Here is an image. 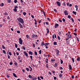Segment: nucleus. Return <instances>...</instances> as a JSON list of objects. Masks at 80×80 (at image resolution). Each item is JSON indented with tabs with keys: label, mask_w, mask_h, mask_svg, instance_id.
I'll return each instance as SVG.
<instances>
[{
	"label": "nucleus",
	"mask_w": 80,
	"mask_h": 80,
	"mask_svg": "<svg viewBox=\"0 0 80 80\" xmlns=\"http://www.w3.org/2000/svg\"><path fill=\"white\" fill-rule=\"evenodd\" d=\"M80 57H78L77 59V61H80Z\"/></svg>",
	"instance_id": "nucleus-33"
},
{
	"label": "nucleus",
	"mask_w": 80,
	"mask_h": 80,
	"mask_svg": "<svg viewBox=\"0 0 80 80\" xmlns=\"http://www.w3.org/2000/svg\"><path fill=\"white\" fill-rule=\"evenodd\" d=\"M28 77L30 78H32V76L30 75H29Z\"/></svg>",
	"instance_id": "nucleus-26"
},
{
	"label": "nucleus",
	"mask_w": 80,
	"mask_h": 80,
	"mask_svg": "<svg viewBox=\"0 0 80 80\" xmlns=\"http://www.w3.org/2000/svg\"><path fill=\"white\" fill-rule=\"evenodd\" d=\"M50 45V43H45V46H47V45Z\"/></svg>",
	"instance_id": "nucleus-19"
},
{
	"label": "nucleus",
	"mask_w": 80,
	"mask_h": 80,
	"mask_svg": "<svg viewBox=\"0 0 80 80\" xmlns=\"http://www.w3.org/2000/svg\"><path fill=\"white\" fill-rule=\"evenodd\" d=\"M28 53L29 55H33V52H32V51H29Z\"/></svg>",
	"instance_id": "nucleus-11"
},
{
	"label": "nucleus",
	"mask_w": 80,
	"mask_h": 80,
	"mask_svg": "<svg viewBox=\"0 0 80 80\" xmlns=\"http://www.w3.org/2000/svg\"><path fill=\"white\" fill-rule=\"evenodd\" d=\"M55 59H52L51 60V62H55Z\"/></svg>",
	"instance_id": "nucleus-38"
},
{
	"label": "nucleus",
	"mask_w": 80,
	"mask_h": 80,
	"mask_svg": "<svg viewBox=\"0 0 80 80\" xmlns=\"http://www.w3.org/2000/svg\"><path fill=\"white\" fill-rule=\"evenodd\" d=\"M31 17L32 18H35V17H34V16L33 15H32L31 16Z\"/></svg>",
	"instance_id": "nucleus-54"
},
{
	"label": "nucleus",
	"mask_w": 80,
	"mask_h": 80,
	"mask_svg": "<svg viewBox=\"0 0 80 80\" xmlns=\"http://www.w3.org/2000/svg\"><path fill=\"white\" fill-rule=\"evenodd\" d=\"M18 2L17 0H14V2L15 3H17Z\"/></svg>",
	"instance_id": "nucleus-40"
},
{
	"label": "nucleus",
	"mask_w": 80,
	"mask_h": 80,
	"mask_svg": "<svg viewBox=\"0 0 80 80\" xmlns=\"http://www.w3.org/2000/svg\"><path fill=\"white\" fill-rule=\"evenodd\" d=\"M23 14L24 16H25L26 15H27V13L25 12H23Z\"/></svg>",
	"instance_id": "nucleus-25"
},
{
	"label": "nucleus",
	"mask_w": 80,
	"mask_h": 80,
	"mask_svg": "<svg viewBox=\"0 0 80 80\" xmlns=\"http://www.w3.org/2000/svg\"><path fill=\"white\" fill-rule=\"evenodd\" d=\"M3 53H4V54H7V53H6V51H5V50H3Z\"/></svg>",
	"instance_id": "nucleus-34"
},
{
	"label": "nucleus",
	"mask_w": 80,
	"mask_h": 80,
	"mask_svg": "<svg viewBox=\"0 0 80 80\" xmlns=\"http://www.w3.org/2000/svg\"><path fill=\"white\" fill-rule=\"evenodd\" d=\"M14 8H16V9L18 8V6H14Z\"/></svg>",
	"instance_id": "nucleus-58"
},
{
	"label": "nucleus",
	"mask_w": 80,
	"mask_h": 80,
	"mask_svg": "<svg viewBox=\"0 0 80 80\" xmlns=\"http://www.w3.org/2000/svg\"><path fill=\"white\" fill-rule=\"evenodd\" d=\"M13 11L15 12H17V8H14L13 9Z\"/></svg>",
	"instance_id": "nucleus-18"
},
{
	"label": "nucleus",
	"mask_w": 80,
	"mask_h": 80,
	"mask_svg": "<svg viewBox=\"0 0 80 80\" xmlns=\"http://www.w3.org/2000/svg\"><path fill=\"white\" fill-rule=\"evenodd\" d=\"M15 47L17 48V47H18V45H17V44L15 43Z\"/></svg>",
	"instance_id": "nucleus-37"
},
{
	"label": "nucleus",
	"mask_w": 80,
	"mask_h": 80,
	"mask_svg": "<svg viewBox=\"0 0 80 80\" xmlns=\"http://www.w3.org/2000/svg\"><path fill=\"white\" fill-rule=\"evenodd\" d=\"M45 62H46V63H48V59L47 58L46 60H45Z\"/></svg>",
	"instance_id": "nucleus-22"
},
{
	"label": "nucleus",
	"mask_w": 80,
	"mask_h": 80,
	"mask_svg": "<svg viewBox=\"0 0 80 80\" xmlns=\"http://www.w3.org/2000/svg\"><path fill=\"white\" fill-rule=\"evenodd\" d=\"M14 65H15L16 66H17V65H18V64H17V62H15L14 63Z\"/></svg>",
	"instance_id": "nucleus-48"
},
{
	"label": "nucleus",
	"mask_w": 80,
	"mask_h": 80,
	"mask_svg": "<svg viewBox=\"0 0 80 80\" xmlns=\"http://www.w3.org/2000/svg\"><path fill=\"white\" fill-rule=\"evenodd\" d=\"M29 68L30 69V70H32V68L30 66H29Z\"/></svg>",
	"instance_id": "nucleus-61"
},
{
	"label": "nucleus",
	"mask_w": 80,
	"mask_h": 80,
	"mask_svg": "<svg viewBox=\"0 0 80 80\" xmlns=\"http://www.w3.org/2000/svg\"><path fill=\"white\" fill-rule=\"evenodd\" d=\"M58 65V63H55L54 64V67H55V68H57V67Z\"/></svg>",
	"instance_id": "nucleus-13"
},
{
	"label": "nucleus",
	"mask_w": 80,
	"mask_h": 80,
	"mask_svg": "<svg viewBox=\"0 0 80 80\" xmlns=\"http://www.w3.org/2000/svg\"><path fill=\"white\" fill-rule=\"evenodd\" d=\"M40 78H41V79H42V80H43V77L42 76H40Z\"/></svg>",
	"instance_id": "nucleus-47"
},
{
	"label": "nucleus",
	"mask_w": 80,
	"mask_h": 80,
	"mask_svg": "<svg viewBox=\"0 0 80 80\" xmlns=\"http://www.w3.org/2000/svg\"><path fill=\"white\" fill-rule=\"evenodd\" d=\"M12 74L13 76L14 77H15V78H17V75H16V74H15V73H13Z\"/></svg>",
	"instance_id": "nucleus-15"
},
{
	"label": "nucleus",
	"mask_w": 80,
	"mask_h": 80,
	"mask_svg": "<svg viewBox=\"0 0 80 80\" xmlns=\"http://www.w3.org/2000/svg\"><path fill=\"white\" fill-rule=\"evenodd\" d=\"M59 27V25L58 23L55 24L54 25V28H57V27Z\"/></svg>",
	"instance_id": "nucleus-7"
},
{
	"label": "nucleus",
	"mask_w": 80,
	"mask_h": 80,
	"mask_svg": "<svg viewBox=\"0 0 80 80\" xmlns=\"http://www.w3.org/2000/svg\"><path fill=\"white\" fill-rule=\"evenodd\" d=\"M21 58V56H20V55H19L18 56V60H20V58Z\"/></svg>",
	"instance_id": "nucleus-31"
},
{
	"label": "nucleus",
	"mask_w": 80,
	"mask_h": 80,
	"mask_svg": "<svg viewBox=\"0 0 80 80\" xmlns=\"http://www.w3.org/2000/svg\"><path fill=\"white\" fill-rule=\"evenodd\" d=\"M55 52H56V54L58 56L59 55L60 53V51H59L58 49H56Z\"/></svg>",
	"instance_id": "nucleus-3"
},
{
	"label": "nucleus",
	"mask_w": 80,
	"mask_h": 80,
	"mask_svg": "<svg viewBox=\"0 0 80 80\" xmlns=\"http://www.w3.org/2000/svg\"><path fill=\"white\" fill-rule=\"evenodd\" d=\"M57 38L58 40H60V36H58Z\"/></svg>",
	"instance_id": "nucleus-30"
},
{
	"label": "nucleus",
	"mask_w": 80,
	"mask_h": 80,
	"mask_svg": "<svg viewBox=\"0 0 80 80\" xmlns=\"http://www.w3.org/2000/svg\"><path fill=\"white\" fill-rule=\"evenodd\" d=\"M63 5H64V7L66 6V4H65V2H64L63 3Z\"/></svg>",
	"instance_id": "nucleus-35"
},
{
	"label": "nucleus",
	"mask_w": 80,
	"mask_h": 80,
	"mask_svg": "<svg viewBox=\"0 0 80 80\" xmlns=\"http://www.w3.org/2000/svg\"><path fill=\"white\" fill-rule=\"evenodd\" d=\"M72 62L74 63V62H75V60H74V58H72Z\"/></svg>",
	"instance_id": "nucleus-42"
},
{
	"label": "nucleus",
	"mask_w": 80,
	"mask_h": 80,
	"mask_svg": "<svg viewBox=\"0 0 80 80\" xmlns=\"http://www.w3.org/2000/svg\"><path fill=\"white\" fill-rule=\"evenodd\" d=\"M72 13H73L74 14V15H77L76 13H77V12H75L74 11H72Z\"/></svg>",
	"instance_id": "nucleus-21"
},
{
	"label": "nucleus",
	"mask_w": 80,
	"mask_h": 80,
	"mask_svg": "<svg viewBox=\"0 0 80 80\" xmlns=\"http://www.w3.org/2000/svg\"><path fill=\"white\" fill-rule=\"evenodd\" d=\"M18 42L20 43V45H22V43H23V41L22 40V38H19Z\"/></svg>",
	"instance_id": "nucleus-2"
},
{
	"label": "nucleus",
	"mask_w": 80,
	"mask_h": 80,
	"mask_svg": "<svg viewBox=\"0 0 80 80\" xmlns=\"http://www.w3.org/2000/svg\"><path fill=\"white\" fill-rule=\"evenodd\" d=\"M32 80H36L37 79V77H32Z\"/></svg>",
	"instance_id": "nucleus-16"
},
{
	"label": "nucleus",
	"mask_w": 80,
	"mask_h": 80,
	"mask_svg": "<svg viewBox=\"0 0 80 80\" xmlns=\"http://www.w3.org/2000/svg\"><path fill=\"white\" fill-rule=\"evenodd\" d=\"M46 31H47V33H49L50 31H49V29L48 28H46Z\"/></svg>",
	"instance_id": "nucleus-12"
},
{
	"label": "nucleus",
	"mask_w": 80,
	"mask_h": 80,
	"mask_svg": "<svg viewBox=\"0 0 80 80\" xmlns=\"http://www.w3.org/2000/svg\"><path fill=\"white\" fill-rule=\"evenodd\" d=\"M77 39V40L78 41V42H79V41H80V40H79V39H78V37H76Z\"/></svg>",
	"instance_id": "nucleus-39"
},
{
	"label": "nucleus",
	"mask_w": 80,
	"mask_h": 80,
	"mask_svg": "<svg viewBox=\"0 0 80 80\" xmlns=\"http://www.w3.org/2000/svg\"><path fill=\"white\" fill-rule=\"evenodd\" d=\"M71 21L72 22H74V20H73V18H71Z\"/></svg>",
	"instance_id": "nucleus-50"
},
{
	"label": "nucleus",
	"mask_w": 80,
	"mask_h": 80,
	"mask_svg": "<svg viewBox=\"0 0 80 80\" xmlns=\"http://www.w3.org/2000/svg\"><path fill=\"white\" fill-rule=\"evenodd\" d=\"M4 15H8V14L7 12H5L4 13Z\"/></svg>",
	"instance_id": "nucleus-56"
},
{
	"label": "nucleus",
	"mask_w": 80,
	"mask_h": 80,
	"mask_svg": "<svg viewBox=\"0 0 80 80\" xmlns=\"http://www.w3.org/2000/svg\"><path fill=\"white\" fill-rule=\"evenodd\" d=\"M59 68H60V70H63V68H62V67H59Z\"/></svg>",
	"instance_id": "nucleus-57"
},
{
	"label": "nucleus",
	"mask_w": 80,
	"mask_h": 80,
	"mask_svg": "<svg viewBox=\"0 0 80 80\" xmlns=\"http://www.w3.org/2000/svg\"><path fill=\"white\" fill-rule=\"evenodd\" d=\"M39 54H41L42 53V50H40L39 51Z\"/></svg>",
	"instance_id": "nucleus-44"
},
{
	"label": "nucleus",
	"mask_w": 80,
	"mask_h": 80,
	"mask_svg": "<svg viewBox=\"0 0 80 80\" xmlns=\"http://www.w3.org/2000/svg\"><path fill=\"white\" fill-rule=\"evenodd\" d=\"M54 12H58L57 11V9H54Z\"/></svg>",
	"instance_id": "nucleus-51"
},
{
	"label": "nucleus",
	"mask_w": 80,
	"mask_h": 80,
	"mask_svg": "<svg viewBox=\"0 0 80 80\" xmlns=\"http://www.w3.org/2000/svg\"><path fill=\"white\" fill-rule=\"evenodd\" d=\"M17 33H20V31L19 30H18L17 31Z\"/></svg>",
	"instance_id": "nucleus-53"
},
{
	"label": "nucleus",
	"mask_w": 80,
	"mask_h": 80,
	"mask_svg": "<svg viewBox=\"0 0 80 80\" xmlns=\"http://www.w3.org/2000/svg\"><path fill=\"white\" fill-rule=\"evenodd\" d=\"M2 48H3V49H5V46L3 45H2Z\"/></svg>",
	"instance_id": "nucleus-52"
},
{
	"label": "nucleus",
	"mask_w": 80,
	"mask_h": 80,
	"mask_svg": "<svg viewBox=\"0 0 80 80\" xmlns=\"http://www.w3.org/2000/svg\"><path fill=\"white\" fill-rule=\"evenodd\" d=\"M34 54H35V55L36 56H37V51H35Z\"/></svg>",
	"instance_id": "nucleus-41"
},
{
	"label": "nucleus",
	"mask_w": 80,
	"mask_h": 80,
	"mask_svg": "<svg viewBox=\"0 0 80 80\" xmlns=\"http://www.w3.org/2000/svg\"><path fill=\"white\" fill-rule=\"evenodd\" d=\"M67 37H68L67 38H71L72 37V35L70 34H69L67 36Z\"/></svg>",
	"instance_id": "nucleus-9"
},
{
	"label": "nucleus",
	"mask_w": 80,
	"mask_h": 80,
	"mask_svg": "<svg viewBox=\"0 0 80 80\" xmlns=\"http://www.w3.org/2000/svg\"><path fill=\"white\" fill-rule=\"evenodd\" d=\"M24 53L25 54V55H26V57H28V53H27V52H24Z\"/></svg>",
	"instance_id": "nucleus-14"
},
{
	"label": "nucleus",
	"mask_w": 80,
	"mask_h": 80,
	"mask_svg": "<svg viewBox=\"0 0 80 80\" xmlns=\"http://www.w3.org/2000/svg\"><path fill=\"white\" fill-rule=\"evenodd\" d=\"M64 13L65 15L66 16L68 15V11H67V10H65V11H64Z\"/></svg>",
	"instance_id": "nucleus-5"
},
{
	"label": "nucleus",
	"mask_w": 80,
	"mask_h": 80,
	"mask_svg": "<svg viewBox=\"0 0 80 80\" xmlns=\"http://www.w3.org/2000/svg\"><path fill=\"white\" fill-rule=\"evenodd\" d=\"M43 14H44V17H46V16L45 15V12H44V11H43Z\"/></svg>",
	"instance_id": "nucleus-45"
},
{
	"label": "nucleus",
	"mask_w": 80,
	"mask_h": 80,
	"mask_svg": "<svg viewBox=\"0 0 80 80\" xmlns=\"http://www.w3.org/2000/svg\"><path fill=\"white\" fill-rule=\"evenodd\" d=\"M72 17L71 16H70V15H69L68 16V18H69V19H70V18Z\"/></svg>",
	"instance_id": "nucleus-36"
},
{
	"label": "nucleus",
	"mask_w": 80,
	"mask_h": 80,
	"mask_svg": "<svg viewBox=\"0 0 80 80\" xmlns=\"http://www.w3.org/2000/svg\"><path fill=\"white\" fill-rule=\"evenodd\" d=\"M60 61H61V64H62L63 63V61L62 60V59H60Z\"/></svg>",
	"instance_id": "nucleus-28"
},
{
	"label": "nucleus",
	"mask_w": 80,
	"mask_h": 80,
	"mask_svg": "<svg viewBox=\"0 0 80 80\" xmlns=\"http://www.w3.org/2000/svg\"><path fill=\"white\" fill-rule=\"evenodd\" d=\"M59 77H60V78H62V74H59Z\"/></svg>",
	"instance_id": "nucleus-29"
},
{
	"label": "nucleus",
	"mask_w": 80,
	"mask_h": 80,
	"mask_svg": "<svg viewBox=\"0 0 80 80\" xmlns=\"http://www.w3.org/2000/svg\"><path fill=\"white\" fill-rule=\"evenodd\" d=\"M36 37H38V36L37 35H35V34H33L32 36V38H36Z\"/></svg>",
	"instance_id": "nucleus-4"
},
{
	"label": "nucleus",
	"mask_w": 80,
	"mask_h": 80,
	"mask_svg": "<svg viewBox=\"0 0 80 80\" xmlns=\"http://www.w3.org/2000/svg\"><path fill=\"white\" fill-rule=\"evenodd\" d=\"M57 42H53V45H57Z\"/></svg>",
	"instance_id": "nucleus-24"
},
{
	"label": "nucleus",
	"mask_w": 80,
	"mask_h": 80,
	"mask_svg": "<svg viewBox=\"0 0 80 80\" xmlns=\"http://www.w3.org/2000/svg\"><path fill=\"white\" fill-rule=\"evenodd\" d=\"M26 70H27V71L28 72L29 71V68H26Z\"/></svg>",
	"instance_id": "nucleus-43"
},
{
	"label": "nucleus",
	"mask_w": 80,
	"mask_h": 80,
	"mask_svg": "<svg viewBox=\"0 0 80 80\" xmlns=\"http://www.w3.org/2000/svg\"><path fill=\"white\" fill-rule=\"evenodd\" d=\"M56 3L57 4L58 6V7H60V6H61V3H60L59 2H56Z\"/></svg>",
	"instance_id": "nucleus-6"
},
{
	"label": "nucleus",
	"mask_w": 80,
	"mask_h": 80,
	"mask_svg": "<svg viewBox=\"0 0 80 80\" xmlns=\"http://www.w3.org/2000/svg\"><path fill=\"white\" fill-rule=\"evenodd\" d=\"M52 72L53 73H55V71H54V70H52Z\"/></svg>",
	"instance_id": "nucleus-62"
},
{
	"label": "nucleus",
	"mask_w": 80,
	"mask_h": 80,
	"mask_svg": "<svg viewBox=\"0 0 80 80\" xmlns=\"http://www.w3.org/2000/svg\"><path fill=\"white\" fill-rule=\"evenodd\" d=\"M34 20L35 22V23H34L35 25H37V20L35 19H34Z\"/></svg>",
	"instance_id": "nucleus-17"
},
{
	"label": "nucleus",
	"mask_w": 80,
	"mask_h": 80,
	"mask_svg": "<svg viewBox=\"0 0 80 80\" xmlns=\"http://www.w3.org/2000/svg\"><path fill=\"white\" fill-rule=\"evenodd\" d=\"M68 67L70 70H72V65H68Z\"/></svg>",
	"instance_id": "nucleus-10"
},
{
	"label": "nucleus",
	"mask_w": 80,
	"mask_h": 80,
	"mask_svg": "<svg viewBox=\"0 0 80 80\" xmlns=\"http://www.w3.org/2000/svg\"><path fill=\"white\" fill-rule=\"evenodd\" d=\"M18 25L20 28H23V26L21 24L20 22H19L18 23Z\"/></svg>",
	"instance_id": "nucleus-8"
},
{
	"label": "nucleus",
	"mask_w": 80,
	"mask_h": 80,
	"mask_svg": "<svg viewBox=\"0 0 80 80\" xmlns=\"http://www.w3.org/2000/svg\"><path fill=\"white\" fill-rule=\"evenodd\" d=\"M17 20L19 22V23H24V21H23V19L22 18L19 17L17 18Z\"/></svg>",
	"instance_id": "nucleus-1"
},
{
	"label": "nucleus",
	"mask_w": 80,
	"mask_h": 80,
	"mask_svg": "<svg viewBox=\"0 0 80 80\" xmlns=\"http://www.w3.org/2000/svg\"><path fill=\"white\" fill-rule=\"evenodd\" d=\"M29 57H30V58H31V61H33V57L32 56H29Z\"/></svg>",
	"instance_id": "nucleus-32"
},
{
	"label": "nucleus",
	"mask_w": 80,
	"mask_h": 80,
	"mask_svg": "<svg viewBox=\"0 0 80 80\" xmlns=\"http://www.w3.org/2000/svg\"><path fill=\"white\" fill-rule=\"evenodd\" d=\"M8 2V3H10V2H11V0H7Z\"/></svg>",
	"instance_id": "nucleus-64"
},
{
	"label": "nucleus",
	"mask_w": 80,
	"mask_h": 80,
	"mask_svg": "<svg viewBox=\"0 0 80 80\" xmlns=\"http://www.w3.org/2000/svg\"><path fill=\"white\" fill-rule=\"evenodd\" d=\"M75 7L76 8V11H77V10H78V6H77V5L75 6Z\"/></svg>",
	"instance_id": "nucleus-20"
},
{
	"label": "nucleus",
	"mask_w": 80,
	"mask_h": 80,
	"mask_svg": "<svg viewBox=\"0 0 80 80\" xmlns=\"http://www.w3.org/2000/svg\"><path fill=\"white\" fill-rule=\"evenodd\" d=\"M9 55H10L11 56H12V52H9Z\"/></svg>",
	"instance_id": "nucleus-46"
},
{
	"label": "nucleus",
	"mask_w": 80,
	"mask_h": 80,
	"mask_svg": "<svg viewBox=\"0 0 80 80\" xmlns=\"http://www.w3.org/2000/svg\"><path fill=\"white\" fill-rule=\"evenodd\" d=\"M0 7H3V6H4V4L3 3H2L0 4Z\"/></svg>",
	"instance_id": "nucleus-23"
},
{
	"label": "nucleus",
	"mask_w": 80,
	"mask_h": 80,
	"mask_svg": "<svg viewBox=\"0 0 80 80\" xmlns=\"http://www.w3.org/2000/svg\"><path fill=\"white\" fill-rule=\"evenodd\" d=\"M62 20L63 22H65V19H64V18H62Z\"/></svg>",
	"instance_id": "nucleus-49"
},
{
	"label": "nucleus",
	"mask_w": 80,
	"mask_h": 80,
	"mask_svg": "<svg viewBox=\"0 0 80 80\" xmlns=\"http://www.w3.org/2000/svg\"><path fill=\"white\" fill-rule=\"evenodd\" d=\"M22 48H23V50H26V48H25V47H24V46H23Z\"/></svg>",
	"instance_id": "nucleus-63"
},
{
	"label": "nucleus",
	"mask_w": 80,
	"mask_h": 80,
	"mask_svg": "<svg viewBox=\"0 0 80 80\" xmlns=\"http://www.w3.org/2000/svg\"><path fill=\"white\" fill-rule=\"evenodd\" d=\"M45 24H46V25H48V22H45Z\"/></svg>",
	"instance_id": "nucleus-59"
},
{
	"label": "nucleus",
	"mask_w": 80,
	"mask_h": 80,
	"mask_svg": "<svg viewBox=\"0 0 80 80\" xmlns=\"http://www.w3.org/2000/svg\"><path fill=\"white\" fill-rule=\"evenodd\" d=\"M8 59H10V56L9 55H8Z\"/></svg>",
	"instance_id": "nucleus-55"
},
{
	"label": "nucleus",
	"mask_w": 80,
	"mask_h": 80,
	"mask_svg": "<svg viewBox=\"0 0 80 80\" xmlns=\"http://www.w3.org/2000/svg\"><path fill=\"white\" fill-rule=\"evenodd\" d=\"M45 45V44L44 43V42H42V43L41 44V46H43V45L44 46V45Z\"/></svg>",
	"instance_id": "nucleus-27"
},
{
	"label": "nucleus",
	"mask_w": 80,
	"mask_h": 80,
	"mask_svg": "<svg viewBox=\"0 0 80 80\" xmlns=\"http://www.w3.org/2000/svg\"><path fill=\"white\" fill-rule=\"evenodd\" d=\"M26 37L27 38H28V37H29V36H28V34L26 35Z\"/></svg>",
	"instance_id": "nucleus-60"
}]
</instances>
